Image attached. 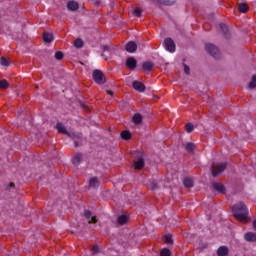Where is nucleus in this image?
<instances>
[{"label": "nucleus", "instance_id": "43", "mask_svg": "<svg viewBox=\"0 0 256 256\" xmlns=\"http://www.w3.org/2000/svg\"><path fill=\"white\" fill-rule=\"evenodd\" d=\"M94 3H96L97 5H99V2H94Z\"/></svg>", "mask_w": 256, "mask_h": 256}, {"label": "nucleus", "instance_id": "7", "mask_svg": "<svg viewBox=\"0 0 256 256\" xmlns=\"http://www.w3.org/2000/svg\"><path fill=\"white\" fill-rule=\"evenodd\" d=\"M126 67L135 71V69H137V60L134 57H128L126 60Z\"/></svg>", "mask_w": 256, "mask_h": 256}, {"label": "nucleus", "instance_id": "12", "mask_svg": "<svg viewBox=\"0 0 256 256\" xmlns=\"http://www.w3.org/2000/svg\"><path fill=\"white\" fill-rule=\"evenodd\" d=\"M153 67H155V65L151 61H146L142 64L143 71H153Z\"/></svg>", "mask_w": 256, "mask_h": 256}, {"label": "nucleus", "instance_id": "23", "mask_svg": "<svg viewBox=\"0 0 256 256\" xmlns=\"http://www.w3.org/2000/svg\"><path fill=\"white\" fill-rule=\"evenodd\" d=\"M213 188L218 191V193H225V186L221 183H214Z\"/></svg>", "mask_w": 256, "mask_h": 256}, {"label": "nucleus", "instance_id": "4", "mask_svg": "<svg viewBox=\"0 0 256 256\" xmlns=\"http://www.w3.org/2000/svg\"><path fill=\"white\" fill-rule=\"evenodd\" d=\"M227 169V163H222L220 166H213L211 168L213 177H217L218 175H221L223 171Z\"/></svg>", "mask_w": 256, "mask_h": 256}, {"label": "nucleus", "instance_id": "28", "mask_svg": "<svg viewBox=\"0 0 256 256\" xmlns=\"http://www.w3.org/2000/svg\"><path fill=\"white\" fill-rule=\"evenodd\" d=\"M0 65H2V67H9V65H11V62L9 61V59H7L5 57H1Z\"/></svg>", "mask_w": 256, "mask_h": 256}, {"label": "nucleus", "instance_id": "2", "mask_svg": "<svg viewBox=\"0 0 256 256\" xmlns=\"http://www.w3.org/2000/svg\"><path fill=\"white\" fill-rule=\"evenodd\" d=\"M205 49L214 59H221V52L217 46L213 44H206Z\"/></svg>", "mask_w": 256, "mask_h": 256}, {"label": "nucleus", "instance_id": "14", "mask_svg": "<svg viewBox=\"0 0 256 256\" xmlns=\"http://www.w3.org/2000/svg\"><path fill=\"white\" fill-rule=\"evenodd\" d=\"M132 121L135 125H141V123L143 122V116L139 113H136L132 117Z\"/></svg>", "mask_w": 256, "mask_h": 256}, {"label": "nucleus", "instance_id": "9", "mask_svg": "<svg viewBox=\"0 0 256 256\" xmlns=\"http://www.w3.org/2000/svg\"><path fill=\"white\" fill-rule=\"evenodd\" d=\"M67 9L68 11H78L79 10V3L75 0H71L67 2Z\"/></svg>", "mask_w": 256, "mask_h": 256}, {"label": "nucleus", "instance_id": "5", "mask_svg": "<svg viewBox=\"0 0 256 256\" xmlns=\"http://www.w3.org/2000/svg\"><path fill=\"white\" fill-rule=\"evenodd\" d=\"M164 45H165V49L166 51H169V53H175V41H173V39L171 38H166L164 40Z\"/></svg>", "mask_w": 256, "mask_h": 256}, {"label": "nucleus", "instance_id": "10", "mask_svg": "<svg viewBox=\"0 0 256 256\" xmlns=\"http://www.w3.org/2000/svg\"><path fill=\"white\" fill-rule=\"evenodd\" d=\"M125 49L128 53H135V51H137V43L135 41H130L126 44Z\"/></svg>", "mask_w": 256, "mask_h": 256}, {"label": "nucleus", "instance_id": "33", "mask_svg": "<svg viewBox=\"0 0 256 256\" xmlns=\"http://www.w3.org/2000/svg\"><path fill=\"white\" fill-rule=\"evenodd\" d=\"M194 129H195V126L192 123H187L186 124L187 133H193Z\"/></svg>", "mask_w": 256, "mask_h": 256}, {"label": "nucleus", "instance_id": "17", "mask_svg": "<svg viewBox=\"0 0 256 256\" xmlns=\"http://www.w3.org/2000/svg\"><path fill=\"white\" fill-rule=\"evenodd\" d=\"M220 29L224 33V36L226 37V39H229V37H231V35L229 34V26L228 25L220 24Z\"/></svg>", "mask_w": 256, "mask_h": 256}, {"label": "nucleus", "instance_id": "37", "mask_svg": "<svg viewBox=\"0 0 256 256\" xmlns=\"http://www.w3.org/2000/svg\"><path fill=\"white\" fill-rule=\"evenodd\" d=\"M184 67V72L186 73V75H191V68L187 65V64H183Z\"/></svg>", "mask_w": 256, "mask_h": 256}, {"label": "nucleus", "instance_id": "35", "mask_svg": "<svg viewBox=\"0 0 256 256\" xmlns=\"http://www.w3.org/2000/svg\"><path fill=\"white\" fill-rule=\"evenodd\" d=\"M165 243H166L167 245H171V243H173V236H171L170 234H167V235L165 236Z\"/></svg>", "mask_w": 256, "mask_h": 256}, {"label": "nucleus", "instance_id": "19", "mask_svg": "<svg viewBox=\"0 0 256 256\" xmlns=\"http://www.w3.org/2000/svg\"><path fill=\"white\" fill-rule=\"evenodd\" d=\"M102 51L103 53L101 54V57H104V59L107 61V56L105 55V53H108V55H111V46L104 45L102 47Z\"/></svg>", "mask_w": 256, "mask_h": 256}, {"label": "nucleus", "instance_id": "27", "mask_svg": "<svg viewBox=\"0 0 256 256\" xmlns=\"http://www.w3.org/2000/svg\"><path fill=\"white\" fill-rule=\"evenodd\" d=\"M121 137L125 141H129V139H131V132H129L127 130H124V131L121 132Z\"/></svg>", "mask_w": 256, "mask_h": 256}, {"label": "nucleus", "instance_id": "21", "mask_svg": "<svg viewBox=\"0 0 256 256\" xmlns=\"http://www.w3.org/2000/svg\"><path fill=\"white\" fill-rule=\"evenodd\" d=\"M101 183L99 182V178L97 177H92L89 180V187H99Z\"/></svg>", "mask_w": 256, "mask_h": 256}, {"label": "nucleus", "instance_id": "41", "mask_svg": "<svg viewBox=\"0 0 256 256\" xmlns=\"http://www.w3.org/2000/svg\"><path fill=\"white\" fill-rule=\"evenodd\" d=\"M106 93H107V95H110V96H113V95H114V93H113L112 90H106Z\"/></svg>", "mask_w": 256, "mask_h": 256}, {"label": "nucleus", "instance_id": "1", "mask_svg": "<svg viewBox=\"0 0 256 256\" xmlns=\"http://www.w3.org/2000/svg\"><path fill=\"white\" fill-rule=\"evenodd\" d=\"M232 213L234 217L240 221V223L249 222V209L245 206V203L239 202L232 206Z\"/></svg>", "mask_w": 256, "mask_h": 256}, {"label": "nucleus", "instance_id": "30", "mask_svg": "<svg viewBox=\"0 0 256 256\" xmlns=\"http://www.w3.org/2000/svg\"><path fill=\"white\" fill-rule=\"evenodd\" d=\"M185 149L188 153H193L194 149H195V144L193 143H187L185 146Z\"/></svg>", "mask_w": 256, "mask_h": 256}, {"label": "nucleus", "instance_id": "36", "mask_svg": "<svg viewBox=\"0 0 256 256\" xmlns=\"http://www.w3.org/2000/svg\"><path fill=\"white\" fill-rule=\"evenodd\" d=\"M256 87V75L252 77V81L249 83V89H255Z\"/></svg>", "mask_w": 256, "mask_h": 256}, {"label": "nucleus", "instance_id": "6", "mask_svg": "<svg viewBox=\"0 0 256 256\" xmlns=\"http://www.w3.org/2000/svg\"><path fill=\"white\" fill-rule=\"evenodd\" d=\"M56 129L59 131V133L68 135L69 137H72V139H75L77 137V135H75L74 133L68 132L67 128L65 127V125H63V123H57Z\"/></svg>", "mask_w": 256, "mask_h": 256}, {"label": "nucleus", "instance_id": "18", "mask_svg": "<svg viewBox=\"0 0 256 256\" xmlns=\"http://www.w3.org/2000/svg\"><path fill=\"white\" fill-rule=\"evenodd\" d=\"M127 221H129V216H127L125 214L118 216L117 222L119 225H125V223H127Z\"/></svg>", "mask_w": 256, "mask_h": 256}, {"label": "nucleus", "instance_id": "25", "mask_svg": "<svg viewBox=\"0 0 256 256\" xmlns=\"http://www.w3.org/2000/svg\"><path fill=\"white\" fill-rule=\"evenodd\" d=\"M83 45H85V42H83V39L81 38H77L74 41V47H76V49H82Z\"/></svg>", "mask_w": 256, "mask_h": 256}, {"label": "nucleus", "instance_id": "32", "mask_svg": "<svg viewBox=\"0 0 256 256\" xmlns=\"http://www.w3.org/2000/svg\"><path fill=\"white\" fill-rule=\"evenodd\" d=\"M160 256H171V250L167 248H163L160 251Z\"/></svg>", "mask_w": 256, "mask_h": 256}, {"label": "nucleus", "instance_id": "22", "mask_svg": "<svg viewBox=\"0 0 256 256\" xmlns=\"http://www.w3.org/2000/svg\"><path fill=\"white\" fill-rule=\"evenodd\" d=\"M135 169H143L145 167V160L143 158H139L136 162H134Z\"/></svg>", "mask_w": 256, "mask_h": 256}, {"label": "nucleus", "instance_id": "13", "mask_svg": "<svg viewBox=\"0 0 256 256\" xmlns=\"http://www.w3.org/2000/svg\"><path fill=\"white\" fill-rule=\"evenodd\" d=\"M54 39L55 38L53 37L52 33L44 32V34H43L44 43H53Z\"/></svg>", "mask_w": 256, "mask_h": 256}, {"label": "nucleus", "instance_id": "16", "mask_svg": "<svg viewBox=\"0 0 256 256\" xmlns=\"http://www.w3.org/2000/svg\"><path fill=\"white\" fill-rule=\"evenodd\" d=\"M238 10L240 13H247V11H249V5H247V3L240 2L238 3Z\"/></svg>", "mask_w": 256, "mask_h": 256}, {"label": "nucleus", "instance_id": "29", "mask_svg": "<svg viewBox=\"0 0 256 256\" xmlns=\"http://www.w3.org/2000/svg\"><path fill=\"white\" fill-rule=\"evenodd\" d=\"M0 89H9V82L6 79L0 80Z\"/></svg>", "mask_w": 256, "mask_h": 256}, {"label": "nucleus", "instance_id": "44", "mask_svg": "<svg viewBox=\"0 0 256 256\" xmlns=\"http://www.w3.org/2000/svg\"><path fill=\"white\" fill-rule=\"evenodd\" d=\"M75 145H76V147H77V142L75 141Z\"/></svg>", "mask_w": 256, "mask_h": 256}, {"label": "nucleus", "instance_id": "20", "mask_svg": "<svg viewBox=\"0 0 256 256\" xmlns=\"http://www.w3.org/2000/svg\"><path fill=\"white\" fill-rule=\"evenodd\" d=\"M81 159H83V155L82 154H75L72 158V163L73 165H79L81 163Z\"/></svg>", "mask_w": 256, "mask_h": 256}, {"label": "nucleus", "instance_id": "42", "mask_svg": "<svg viewBox=\"0 0 256 256\" xmlns=\"http://www.w3.org/2000/svg\"><path fill=\"white\" fill-rule=\"evenodd\" d=\"M158 3H162V5H163V3H164V0H156Z\"/></svg>", "mask_w": 256, "mask_h": 256}, {"label": "nucleus", "instance_id": "15", "mask_svg": "<svg viewBox=\"0 0 256 256\" xmlns=\"http://www.w3.org/2000/svg\"><path fill=\"white\" fill-rule=\"evenodd\" d=\"M217 255L218 256H227V255H229V248H227L226 246L219 247L218 250H217Z\"/></svg>", "mask_w": 256, "mask_h": 256}, {"label": "nucleus", "instance_id": "26", "mask_svg": "<svg viewBox=\"0 0 256 256\" xmlns=\"http://www.w3.org/2000/svg\"><path fill=\"white\" fill-rule=\"evenodd\" d=\"M184 187L191 189L193 187V178H185L183 181Z\"/></svg>", "mask_w": 256, "mask_h": 256}, {"label": "nucleus", "instance_id": "11", "mask_svg": "<svg viewBox=\"0 0 256 256\" xmlns=\"http://www.w3.org/2000/svg\"><path fill=\"white\" fill-rule=\"evenodd\" d=\"M84 215L88 223H97V217L93 216V213H91V211L86 210Z\"/></svg>", "mask_w": 256, "mask_h": 256}, {"label": "nucleus", "instance_id": "24", "mask_svg": "<svg viewBox=\"0 0 256 256\" xmlns=\"http://www.w3.org/2000/svg\"><path fill=\"white\" fill-rule=\"evenodd\" d=\"M244 238L246 239V241L249 242H254L256 241V235L253 232H248L244 235Z\"/></svg>", "mask_w": 256, "mask_h": 256}, {"label": "nucleus", "instance_id": "39", "mask_svg": "<svg viewBox=\"0 0 256 256\" xmlns=\"http://www.w3.org/2000/svg\"><path fill=\"white\" fill-rule=\"evenodd\" d=\"M148 188L152 189V191H155V189H157V183L155 182L150 183Z\"/></svg>", "mask_w": 256, "mask_h": 256}, {"label": "nucleus", "instance_id": "38", "mask_svg": "<svg viewBox=\"0 0 256 256\" xmlns=\"http://www.w3.org/2000/svg\"><path fill=\"white\" fill-rule=\"evenodd\" d=\"M175 0H164L163 5H174Z\"/></svg>", "mask_w": 256, "mask_h": 256}, {"label": "nucleus", "instance_id": "34", "mask_svg": "<svg viewBox=\"0 0 256 256\" xmlns=\"http://www.w3.org/2000/svg\"><path fill=\"white\" fill-rule=\"evenodd\" d=\"M63 57H65V54H63V52L57 51L55 53V59H57V61H61L63 59Z\"/></svg>", "mask_w": 256, "mask_h": 256}, {"label": "nucleus", "instance_id": "8", "mask_svg": "<svg viewBox=\"0 0 256 256\" xmlns=\"http://www.w3.org/2000/svg\"><path fill=\"white\" fill-rule=\"evenodd\" d=\"M132 87L135 91H138V93H143L145 91V84L137 80L132 82Z\"/></svg>", "mask_w": 256, "mask_h": 256}, {"label": "nucleus", "instance_id": "40", "mask_svg": "<svg viewBox=\"0 0 256 256\" xmlns=\"http://www.w3.org/2000/svg\"><path fill=\"white\" fill-rule=\"evenodd\" d=\"M99 251H101V247H99V246H94L92 248V253H99Z\"/></svg>", "mask_w": 256, "mask_h": 256}, {"label": "nucleus", "instance_id": "31", "mask_svg": "<svg viewBox=\"0 0 256 256\" xmlns=\"http://www.w3.org/2000/svg\"><path fill=\"white\" fill-rule=\"evenodd\" d=\"M142 14H143V10L141 8H135L132 11V15H134L135 17H141Z\"/></svg>", "mask_w": 256, "mask_h": 256}, {"label": "nucleus", "instance_id": "3", "mask_svg": "<svg viewBox=\"0 0 256 256\" xmlns=\"http://www.w3.org/2000/svg\"><path fill=\"white\" fill-rule=\"evenodd\" d=\"M92 77L98 85H103L107 81V77H105V74H103V71L101 70H94Z\"/></svg>", "mask_w": 256, "mask_h": 256}]
</instances>
